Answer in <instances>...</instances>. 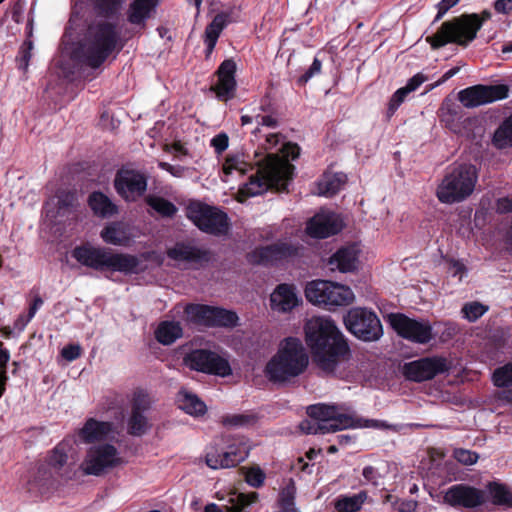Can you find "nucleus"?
Returning <instances> with one entry per match:
<instances>
[{
    "instance_id": "f257e3e1",
    "label": "nucleus",
    "mask_w": 512,
    "mask_h": 512,
    "mask_svg": "<svg viewBox=\"0 0 512 512\" xmlns=\"http://www.w3.org/2000/svg\"><path fill=\"white\" fill-rule=\"evenodd\" d=\"M304 333L315 363L325 372H333L349 353L348 344L329 317L310 318L305 323Z\"/></svg>"
},
{
    "instance_id": "f03ea898",
    "label": "nucleus",
    "mask_w": 512,
    "mask_h": 512,
    "mask_svg": "<svg viewBox=\"0 0 512 512\" xmlns=\"http://www.w3.org/2000/svg\"><path fill=\"white\" fill-rule=\"evenodd\" d=\"M281 152L282 157L268 154L264 161L256 162L257 172L239 189L241 196H257L269 188H275L278 191H284L287 188L294 170L293 165L289 163V158L296 159L300 154V148L296 144L286 143L282 145Z\"/></svg>"
},
{
    "instance_id": "7ed1b4c3",
    "label": "nucleus",
    "mask_w": 512,
    "mask_h": 512,
    "mask_svg": "<svg viewBox=\"0 0 512 512\" xmlns=\"http://www.w3.org/2000/svg\"><path fill=\"white\" fill-rule=\"evenodd\" d=\"M309 365V356L300 339L287 337L267 362L265 374L275 383H285L303 374Z\"/></svg>"
},
{
    "instance_id": "20e7f679",
    "label": "nucleus",
    "mask_w": 512,
    "mask_h": 512,
    "mask_svg": "<svg viewBox=\"0 0 512 512\" xmlns=\"http://www.w3.org/2000/svg\"><path fill=\"white\" fill-rule=\"evenodd\" d=\"M115 27L109 23L92 25L83 41L73 52V58L91 68L99 67L117 43Z\"/></svg>"
},
{
    "instance_id": "39448f33",
    "label": "nucleus",
    "mask_w": 512,
    "mask_h": 512,
    "mask_svg": "<svg viewBox=\"0 0 512 512\" xmlns=\"http://www.w3.org/2000/svg\"><path fill=\"white\" fill-rule=\"evenodd\" d=\"M72 256L82 265L98 270H110L124 274L136 273L139 259L130 254L114 253L110 249L83 245L72 251Z\"/></svg>"
},
{
    "instance_id": "423d86ee",
    "label": "nucleus",
    "mask_w": 512,
    "mask_h": 512,
    "mask_svg": "<svg viewBox=\"0 0 512 512\" xmlns=\"http://www.w3.org/2000/svg\"><path fill=\"white\" fill-rule=\"evenodd\" d=\"M307 414L315 419L321 426H325L324 433L336 432L349 428H376L393 429L397 426L388 424L385 421L363 419L355 414H345L339 411L336 406L325 404L311 405L307 408Z\"/></svg>"
},
{
    "instance_id": "0eeeda50",
    "label": "nucleus",
    "mask_w": 512,
    "mask_h": 512,
    "mask_svg": "<svg viewBox=\"0 0 512 512\" xmlns=\"http://www.w3.org/2000/svg\"><path fill=\"white\" fill-rule=\"evenodd\" d=\"M477 181L478 174L473 165H455L438 185L436 196L444 204L462 202L473 193Z\"/></svg>"
},
{
    "instance_id": "6e6552de",
    "label": "nucleus",
    "mask_w": 512,
    "mask_h": 512,
    "mask_svg": "<svg viewBox=\"0 0 512 512\" xmlns=\"http://www.w3.org/2000/svg\"><path fill=\"white\" fill-rule=\"evenodd\" d=\"M482 26V20L476 14L463 15L451 21L444 22L438 32L427 37L432 48H440L447 43H456L466 46L474 40L478 30Z\"/></svg>"
},
{
    "instance_id": "1a4fd4ad",
    "label": "nucleus",
    "mask_w": 512,
    "mask_h": 512,
    "mask_svg": "<svg viewBox=\"0 0 512 512\" xmlns=\"http://www.w3.org/2000/svg\"><path fill=\"white\" fill-rule=\"evenodd\" d=\"M307 300L326 308L348 306L355 300V294L349 286L328 280H314L305 288Z\"/></svg>"
},
{
    "instance_id": "9d476101",
    "label": "nucleus",
    "mask_w": 512,
    "mask_h": 512,
    "mask_svg": "<svg viewBox=\"0 0 512 512\" xmlns=\"http://www.w3.org/2000/svg\"><path fill=\"white\" fill-rule=\"evenodd\" d=\"M123 463V457L117 448L109 443H103L92 445L87 450L80 469L85 475L100 476Z\"/></svg>"
},
{
    "instance_id": "9b49d317",
    "label": "nucleus",
    "mask_w": 512,
    "mask_h": 512,
    "mask_svg": "<svg viewBox=\"0 0 512 512\" xmlns=\"http://www.w3.org/2000/svg\"><path fill=\"white\" fill-rule=\"evenodd\" d=\"M187 217L203 232L213 235H223L229 230L227 215L218 208L192 202L186 209Z\"/></svg>"
},
{
    "instance_id": "f8f14e48",
    "label": "nucleus",
    "mask_w": 512,
    "mask_h": 512,
    "mask_svg": "<svg viewBox=\"0 0 512 512\" xmlns=\"http://www.w3.org/2000/svg\"><path fill=\"white\" fill-rule=\"evenodd\" d=\"M346 328L363 341H377L383 335L382 324L371 310L356 307L350 309L344 317Z\"/></svg>"
},
{
    "instance_id": "ddd939ff",
    "label": "nucleus",
    "mask_w": 512,
    "mask_h": 512,
    "mask_svg": "<svg viewBox=\"0 0 512 512\" xmlns=\"http://www.w3.org/2000/svg\"><path fill=\"white\" fill-rule=\"evenodd\" d=\"M388 321L398 335L412 342L425 344L432 339V327L428 322H420L401 313L389 314Z\"/></svg>"
},
{
    "instance_id": "4468645a",
    "label": "nucleus",
    "mask_w": 512,
    "mask_h": 512,
    "mask_svg": "<svg viewBox=\"0 0 512 512\" xmlns=\"http://www.w3.org/2000/svg\"><path fill=\"white\" fill-rule=\"evenodd\" d=\"M250 451V446L243 440H234L225 450L210 448L206 454V464L212 469L234 467L244 461Z\"/></svg>"
},
{
    "instance_id": "2eb2a0df",
    "label": "nucleus",
    "mask_w": 512,
    "mask_h": 512,
    "mask_svg": "<svg viewBox=\"0 0 512 512\" xmlns=\"http://www.w3.org/2000/svg\"><path fill=\"white\" fill-rule=\"evenodd\" d=\"M487 501L484 490L467 484H456L449 487L443 496V502L454 508L476 509Z\"/></svg>"
},
{
    "instance_id": "dca6fc26",
    "label": "nucleus",
    "mask_w": 512,
    "mask_h": 512,
    "mask_svg": "<svg viewBox=\"0 0 512 512\" xmlns=\"http://www.w3.org/2000/svg\"><path fill=\"white\" fill-rule=\"evenodd\" d=\"M507 96L508 87L506 85H476L463 89L458 94L459 101L468 108L502 100Z\"/></svg>"
},
{
    "instance_id": "f3484780",
    "label": "nucleus",
    "mask_w": 512,
    "mask_h": 512,
    "mask_svg": "<svg viewBox=\"0 0 512 512\" xmlns=\"http://www.w3.org/2000/svg\"><path fill=\"white\" fill-rule=\"evenodd\" d=\"M117 193L127 201H135L143 195L147 188V181L144 175L134 171L120 170L114 180Z\"/></svg>"
},
{
    "instance_id": "a211bd4d",
    "label": "nucleus",
    "mask_w": 512,
    "mask_h": 512,
    "mask_svg": "<svg viewBox=\"0 0 512 512\" xmlns=\"http://www.w3.org/2000/svg\"><path fill=\"white\" fill-rule=\"evenodd\" d=\"M446 370V361L443 358H423L406 363L403 366V374L409 380L422 382L432 379L437 374Z\"/></svg>"
},
{
    "instance_id": "6ab92c4d",
    "label": "nucleus",
    "mask_w": 512,
    "mask_h": 512,
    "mask_svg": "<svg viewBox=\"0 0 512 512\" xmlns=\"http://www.w3.org/2000/svg\"><path fill=\"white\" fill-rule=\"evenodd\" d=\"M342 229V220L331 211H321L312 217L306 226V232L313 238H327Z\"/></svg>"
},
{
    "instance_id": "aec40b11",
    "label": "nucleus",
    "mask_w": 512,
    "mask_h": 512,
    "mask_svg": "<svg viewBox=\"0 0 512 512\" xmlns=\"http://www.w3.org/2000/svg\"><path fill=\"white\" fill-rule=\"evenodd\" d=\"M302 248L287 241H279L255 250L253 257L261 263L291 259L301 254Z\"/></svg>"
},
{
    "instance_id": "412c9836",
    "label": "nucleus",
    "mask_w": 512,
    "mask_h": 512,
    "mask_svg": "<svg viewBox=\"0 0 512 512\" xmlns=\"http://www.w3.org/2000/svg\"><path fill=\"white\" fill-rule=\"evenodd\" d=\"M67 450V443L58 444L52 450L47 460L48 471H39L40 476L43 480H51V486H54L55 484L59 483L65 475L64 467L68 460Z\"/></svg>"
},
{
    "instance_id": "4be33fe9",
    "label": "nucleus",
    "mask_w": 512,
    "mask_h": 512,
    "mask_svg": "<svg viewBox=\"0 0 512 512\" xmlns=\"http://www.w3.org/2000/svg\"><path fill=\"white\" fill-rule=\"evenodd\" d=\"M302 302L295 287L289 284H280L270 295V306L273 311L287 313Z\"/></svg>"
},
{
    "instance_id": "5701e85b",
    "label": "nucleus",
    "mask_w": 512,
    "mask_h": 512,
    "mask_svg": "<svg viewBox=\"0 0 512 512\" xmlns=\"http://www.w3.org/2000/svg\"><path fill=\"white\" fill-rule=\"evenodd\" d=\"M236 64L228 59L222 62L218 68V83L212 88L220 100L227 101L234 96Z\"/></svg>"
},
{
    "instance_id": "b1692460",
    "label": "nucleus",
    "mask_w": 512,
    "mask_h": 512,
    "mask_svg": "<svg viewBox=\"0 0 512 512\" xmlns=\"http://www.w3.org/2000/svg\"><path fill=\"white\" fill-rule=\"evenodd\" d=\"M252 168L249 156L243 151L230 152L222 165L221 179L229 183L234 176H243Z\"/></svg>"
},
{
    "instance_id": "393cba45",
    "label": "nucleus",
    "mask_w": 512,
    "mask_h": 512,
    "mask_svg": "<svg viewBox=\"0 0 512 512\" xmlns=\"http://www.w3.org/2000/svg\"><path fill=\"white\" fill-rule=\"evenodd\" d=\"M112 433L111 423L90 418L78 431V436L84 443H94L108 439Z\"/></svg>"
},
{
    "instance_id": "a878e982",
    "label": "nucleus",
    "mask_w": 512,
    "mask_h": 512,
    "mask_svg": "<svg viewBox=\"0 0 512 512\" xmlns=\"http://www.w3.org/2000/svg\"><path fill=\"white\" fill-rule=\"evenodd\" d=\"M359 248L355 245L339 249L331 258L330 265L332 269H338L340 272H352L359 265Z\"/></svg>"
},
{
    "instance_id": "bb28decb",
    "label": "nucleus",
    "mask_w": 512,
    "mask_h": 512,
    "mask_svg": "<svg viewBox=\"0 0 512 512\" xmlns=\"http://www.w3.org/2000/svg\"><path fill=\"white\" fill-rule=\"evenodd\" d=\"M149 407V400L146 395L139 393L134 398L132 415L129 419V430L133 435L144 434L149 425L143 411Z\"/></svg>"
},
{
    "instance_id": "cd10ccee",
    "label": "nucleus",
    "mask_w": 512,
    "mask_h": 512,
    "mask_svg": "<svg viewBox=\"0 0 512 512\" xmlns=\"http://www.w3.org/2000/svg\"><path fill=\"white\" fill-rule=\"evenodd\" d=\"M178 407L193 417H200L206 414V404L193 392L182 388L177 394Z\"/></svg>"
},
{
    "instance_id": "c85d7f7f",
    "label": "nucleus",
    "mask_w": 512,
    "mask_h": 512,
    "mask_svg": "<svg viewBox=\"0 0 512 512\" xmlns=\"http://www.w3.org/2000/svg\"><path fill=\"white\" fill-rule=\"evenodd\" d=\"M100 236L105 243L115 246H126L132 239L128 226L121 222L106 225Z\"/></svg>"
},
{
    "instance_id": "c756f323",
    "label": "nucleus",
    "mask_w": 512,
    "mask_h": 512,
    "mask_svg": "<svg viewBox=\"0 0 512 512\" xmlns=\"http://www.w3.org/2000/svg\"><path fill=\"white\" fill-rule=\"evenodd\" d=\"M157 0H134L128 9V21L135 25L144 24L150 18Z\"/></svg>"
},
{
    "instance_id": "7c9ffc66",
    "label": "nucleus",
    "mask_w": 512,
    "mask_h": 512,
    "mask_svg": "<svg viewBox=\"0 0 512 512\" xmlns=\"http://www.w3.org/2000/svg\"><path fill=\"white\" fill-rule=\"evenodd\" d=\"M347 177L343 173H325L317 183L316 194L330 197L336 194L346 183Z\"/></svg>"
},
{
    "instance_id": "2f4dec72",
    "label": "nucleus",
    "mask_w": 512,
    "mask_h": 512,
    "mask_svg": "<svg viewBox=\"0 0 512 512\" xmlns=\"http://www.w3.org/2000/svg\"><path fill=\"white\" fill-rule=\"evenodd\" d=\"M76 203V196L71 192H62L57 196V201L54 200L46 203V215L51 219L59 215H64L66 212L72 210Z\"/></svg>"
},
{
    "instance_id": "473e14b6",
    "label": "nucleus",
    "mask_w": 512,
    "mask_h": 512,
    "mask_svg": "<svg viewBox=\"0 0 512 512\" xmlns=\"http://www.w3.org/2000/svg\"><path fill=\"white\" fill-rule=\"evenodd\" d=\"M88 203L93 213L99 217L107 218L117 213V206L101 192L92 193Z\"/></svg>"
},
{
    "instance_id": "72a5a7b5",
    "label": "nucleus",
    "mask_w": 512,
    "mask_h": 512,
    "mask_svg": "<svg viewBox=\"0 0 512 512\" xmlns=\"http://www.w3.org/2000/svg\"><path fill=\"white\" fill-rule=\"evenodd\" d=\"M368 494L365 491H360L353 495H339L333 502L334 508L338 512H357L366 502Z\"/></svg>"
},
{
    "instance_id": "f704fd0d",
    "label": "nucleus",
    "mask_w": 512,
    "mask_h": 512,
    "mask_svg": "<svg viewBox=\"0 0 512 512\" xmlns=\"http://www.w3.org/2000/svg\"><path fill=\"white\" fill-rule=\"evenodd\" d=\"M182 336V327L178 322H162L156 330V339L164 344L170 345Z\"/></svg>"
},
{
    "instance_id": "c9c22d12",
    "label": "nucleus",
    "mask_w": 512,
    "mask_h": 512,
    "mask_svg": "<svg viewBox=\"0 0 512 512\" xmlns=\"http://www.w3.org/2000/svg\"><path fill=\"white\" fill-rule=\"evenodd\" d=\"M209 350L196 349L184 357V364L191 370L208 374L211 367L208 366Z\"/></svg>"
},
{
    "instance_id": "e433bc0d",
    "label": "nucleus",
    "mask_w": 512,
    "mask_h": 512,
    "mask_svg": "<svg viewBox=\"0 0 512 512\" xmlns=\"http://www.w3.org/2000/svg\"><path fill=\"white\" fill-rule=\"evenodd\" d=\"M258 500V493L248 494L233 492L229 495L226 509L228 512H244L247 507Z\"/></svg>"
},
{
    "instance_id": "4c0bfd02",
    "label": "nucleus",
    "mask_w": 512,
    "mask_h": 512,
    "mask_svg": "<svg viewBox=\"0 0 512 512\" xmlns=\"http://www.w3.org/2000/svg\"><path fill=\"white\" fill-rule=\"evenodd\" d=\"M185 313L195 323L211 326L213 322V307L210 306L191 304L186 307Z\"/></svg>"
},
{
    "instance_id": "58836bf2",
    "label": "nucleus",
    "mask_w": 512,
    "mask_h": 512,
    "mask_svg": "<svg viewBox=\"0 0 512 512\" xmlns=\"http://www.w3.org/2000/svg\"><path fill=\"white\" fill-rule=\"evenodd\" d=\"M211 371L208 374L219 377H227L232 374V368L226 357L221 354L209 350V359L207 361Z\"/></svg>"
},
{
    "instance_id": "ea45409f",
    "label": "nucleus",
    "mask_w": 512,
    "mask_h": 512,
    "mask_svg": "<svg viewBox=\"0 0 512 512\" xmlns=\"http://www.w3.org/2000/svg\"><path fill=\"white\" fill-rule=\"evenodd\" d=\"M224 17L217 15L213 21L205 29V43L207 45L208 52H211L215 47L217 39L224 27Z\"/></svg>"
},
{
    "instance_id": "a19ab883",
    "label": "nucleus",
    "mask_w": 512,
    "mask_h": 512,
    "mask_svg": "<svg viewBox=\"0 0 512 512\" xmlns=\"http://www.w3.org/2000/svg\"><path fill=\"white\" fill-rule=\"evenodd\" d=\"M493 143L500 149L512 146V115L496 130Z\"/></svg>"
},
{
    "instance_id": "79ce46f5",
    "label": "nucleus",
    "mask_w": 512,
    "mask_h": 512,
    "mask_svg": "<svg viewBox=\"0 0 512 512\" xmlns=\"http://www.w3.org/2000/svg\"><path fill=\"white\" fill-rule=\"evenodd\" d=\"M257 418L252 414H230L221 419V423L228 428L248 427L256 423Z\"/></svg>"
},
{
    "instance_id": "37998d69",
    "label": "nucleus",
    "mask_w": 512,
    "mask_h": 512,
    "mask_svg": "<svg viewBox=\"0 0 512 512\" xmlns=\"http://www.w3.org/2000/svg\"><path fill=\"white\" fill-rule=\"evenodd\" d=\"M488 490L494 504L512 505V493L504 485L490 483Z\"/></svg>"
},
{
    "instance_id": "c03bdc74",
    "label": "nucleus",
    "mask_w": 512,
    "mask_h": 512,
    "mask_svg": "<svg viewBox=\"0 0 512 512\" xmlns=\"http://www.w3.org/2000/svg\"><path fill=\"white\" fill-rule=\"evenodd\" d=\"M146 201L149 206L164 217H171L177 211V208L173 203L162 197L149 196Z\"/></svg>"
},
{
    "instance_id": "a18cd8bd",
    "label": "nucleus",
    "mask_w": 512,
    "mask_h": 512,
    "mask_svg": "<svg viewBox=\"0 0 512 512\" xmlns=\"http://www.w3.org/2000/svg\"><path fill=\"white\" fill-rule=\"evenodd\" d=\"M168 256L176 261H187L198 258L199 252L189 245L177 244L168 250Z\"/></svg>"
},
{
    "instance_id": "49530a36",
    "label": "nucleus",
    "mask_w": 512,
    "mask_h": 512,
    "mask_svg": "<svg viewBox=\"0 0 512 512\" xmlns=\"http://www.w3.org/2000/svg\"><path fill=\"white\" fill-rule=\"evenodd\" d=\"M213 322L211 326H235L238 316L232 312L222 308L213 307Z\"/></svg>"
},
{
    "instance_id": "de8ad7c7",
    "label": "nucleus",
    "mask_w": 512,
    "mask_h": 512,
    "mask_svg": "<svg viewBox=\"0 0 512 512\" xmlns=\"http://www.w3.org/2000/svg\"><path fill=\"white\" fill-rule=\"evenodd\" d=\"M488 311V307L479 302L466 303L462 308L463 317L470 322L478 320Z\"/></svg>"
},
{
    "instance_id": "09e8293b",
    "label": "nucleus",
    "mask_w": 512,
    "mask_h": 512,
    "mask_svg": "<svg viewBox=\"0 0 512 512\" xmlns=\"http://www.w3.org/2000/svg\"><path fill=\"white\" fill-rule=\"evenodd\" d=\"M493 382L497 387L512 385V363L506 364L493 373Z\"/></svg>"
},
{
    "instance_id": "8fccbe9b",
    "label": "nucleus",
    "mask_w": 512,
    "mask_h": 512,
    "mask_svg": "<svg viewBox=\"0 0 512 512\" xmlns=\"http://www.w3.org/2000/svg\"><path fill=\"white\" fill-rule=\"evenodd\" d=\"M255 123L257 124L256 129L253 131L255 136L268 132L269 129L276 128L278 125V121L275 117L260 114L255 115Z\"/></svg>"
},
{
    "instance_id": "3c124183",
    "label": "nucleus",
    "mask_w": 512,
    "mask_h": 512,
    "mask_svg": "<svg viewBox=\"0 0 512 512\" xmlns=\"http://www.w3.org/2000/svg\"><path fill=\"white\" fill-rule=\"evenodd\" d=\"M265 479V474L258 467H252L246 470L245 480L252 487H260Z\"/></svg>"
},
{
    "instance_id": "603ef678",
    "label": "nucleus",
    "mask_w": 512,
    "mask_h": 512,
    "mask_svg": "<svg viewBox=\"0 0 512 512\" xmlns=\"http://www.w3.org/2000/svg\"><path fill=\"white\" fill-rule=\"evenodd\" d=\"M409 93L404 87L399 88L394 92L392 97L390 98L388 105V114L389 116L393 115L398 107L404 102L406 96Z\"/></svg>"
},
{
    "instance_id": "864d4df0",
    "label": "nucleus",
    "mask_w": 512,
    "mask_h": 512,
    "mask_svg": "<svg viewBox=\"0 0 512 512\" xmlns=\"http://www.w3.org/2000/svg\"><path fill=\"white\" fill-rule=\"evenodd\" d=\"M300 430L305 434H325V426H321L315 419L303 420L299 425Z\"/></svg>"
},
{
    "instance_id": "5fc2aeb1",
    "label": "nucleus",
    "mask_w": 512,
    "mask_h": 512,
    "mask_svg": "<svg viewBox=\"0 0 512 512\" xmlns=\"http://www.w3.org/2000/svg\"><path fill=\"white\" fill-rule=\"evenodd\" d=\"M32 48L33 44L31 41L25 42L20 52V56L18 57V68L23 72L28 70Z\"/></svg>"
},
{
    "instance_id": "6e6d98bb",
    "label": "nucleus",
    "mask_w": 512,
    "mask_h": 512,
    "mask_svg": "<svg viewBox=\"0 0 512 512\" xmlns=\"http://www.w3.org/2000/svg\"><path fill=\"white\" fill-rule=\"evenodd\" d=\"M455 459L464 465H473L478 460V455L475 452L465 449H456L454 451Z\"/></svg>"
},
{
    "instance_id": "4d7b16f0",
    "label": "nucleus",
    "mask_w": 512,
    "mask_h": 512,
    "mask_svg": "<svg viewBox=\"0 0 512 512\" xmlns=\"http://www.w3.org/2000/svg\"><path fill=\"white\" fill-rule=\"evenodd\" d=\"M9 353L6 350L0 349V397L5 391V384L7 380L6 376V364L9 360Z\"/></svg>"
},
{
    "instance_id": "13d9d810",
    "label": "nucleus",
    "mask_w": 512,
    "mask_h": 512,
    "mask_svg": "<svg viewBox=\"0 0 512 512\" xmlns=\"http://www.w3.org/2000/svg\"><path fill=\"white\" fill-rule=\"evenodd\" d=\"M211 146L217 154H222L229 146V137L226 133H219L211 139Z\"/></svg>"
},
{
    "instance_id": "bf43d9fd",
    "label": "nucleus",
    "mask_w": 512,
    "mask_h": 512,
    "mask_svg": "<svg viewBox=\"0 0 512 512\" xmlns=\"http://www.w3.org/2000/svg\"><path fill=\"white\" fill-rule=\"evenodd\" d=\"M264 137V143H261L262 147L265 150H270L276 147L278 144L283 142V137L277 132H264L262 133Z\"/></svg>"
},
{
    "instance_id": "052dcab7",
    "label": "nucleus",
    "mask_w": 512,
    "mask_h": 512,
    "mask_svg": "<svg viewBox=\"0 0 512 512\" xmlns=\"http://www.w3.org/2000/svg\"><path fill=\"white\" fill-rule=\"evenodd\" d=\"M61 355L67 361H74L81 355V347L79 345H67L61 350Z\"/></svg>"
},
{
    "instance_id": "680f3d73",
    "label": "nucleus",
    "mask_w": 512,
    "mask_h": 512,
    "mask_svg": "<svg viewBox=\"0 0 512 512\" xmlns=\"http://www.w3.org/2000/svg\"><path fill=\"white\" fill-rule=\"evenodd\" d=\"M321 67H322L321 61L319 59L315 58L312 65L310 66V68L305 72V74H303L300 77L299 81L301 83L308 82L313 76L320 73Z\"/></svg>"
},
{
    "instance_id": "e2e57ef3",
    "label": "nucleus",
    "mask_w": 512,
    "mask_h": 512,
    "mask_svg": "<svg viewBox=\"0 0 512 512\" xmlns=\"http://www.w3.org/2000/svg\"><path fill=\"white\" fill-rule=\"evenodd\" d=\"M448 271L451 276L458 277L459 281L466 275L467 269L465 265L458 261H451L449 263Z\"/></svg>"
},
{
    "instance_id": "0e129e2a",
    "label": "nucleus",
    "mask_w": 512,
    "mask_h": 512,
    "mask_svg": "<svg viewBox=\"0 0 512 512\" xmlns=\"http://www.w3.org/2000/svg\"><path fill=\"white\" fill-rule=\"evenodd\" d=\"M427 80V77L422 73L415 74L410 78L404 88L408 93L415 91L421 84Z\"/></svg>"
},
{
    "instance_id": "69168bd1",
    "label": "nucleus",
    "mask_w": 512,
    "mask_h": 512,
    "mask_svg": "<svg viewBox=\"0 0 512 512\" xmlns=\"http://www.w3.org/2000/svg\"><path fill=\"white\" fill-rule=\"evenodd\" d=\"M159 167L163 170H166L174 177H182L184 176V173L186 171V168L184 166L171 165L167 162H159Z\"/></svg>"
},
{
    "instance_id": "338daca9",
    "label": "nucleus",
    "mask_w": 512,
    "mask_h": 512,
    "mask_svg": "<svg viewBox=\"0 0 512 512\" xmlns=\"http://www.w3.org/2000/svg\"><path fill=\"white\" fill-rule=\"evenodd\" d=\"M454 115H456V112L452 107L451 101L445 100L440 108V116L442 120L449 122Z\"/></svg>"
},
{
    "instance_id": "774afa93",
    "label": "nucleus",
    "mask_w": 512,
    "mask_h": 512,
    "mask_svg": "<svg viewBox=\"0 0 512 512\" xmlns=\"http://www.w3.org/2000/svg\"><path fill=\"white\" fill-rule=\"evenodd\" d=\"M496 210L499 213L512 212V196L498 199L496 203Z\"/></svg>"
}]
</instances>
